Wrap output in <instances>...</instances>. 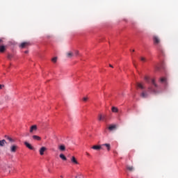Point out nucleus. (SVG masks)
Here are the masks:
<instances>
[{
    "instance_id": "1",
    "label": "nucleus",
    "mask_w": 178,
    "mask_h": 178,
    "mask_svg": "<svg viewBox=\"0 0 178 178\" xmlns=\"http://www.w3.org/2000/svg\"><path fill=\"white\" fill-rule=\"evenodd\" d=\"M153 41H154V45H158L159 44V42H161V40L156 35L153 36Z\"/></svg>"
},
{
    "instance_id": "2",
    "label": "nucleus",
    "mask_w": 178,
    "mask_h": 178,
    "mask_svg": "<svg viewBox=\"0 0 178 178\" xmlns=\"http://www.w3.org/2000/svg\"><path fill=\"white\" fill-rule=\"evenodd\" d=\"M29 42H24L19 44V48H27V47H29Z\"/></svg>"
},
{
    "instance_id": "3",
    "label": "nucleus",
    "mask_w": 178,
    "mask_h": 178,
    "mask_svg": "<svg viewBox=\"0 0 178 178\" xmlns=\"http://www.w3.org/2000/svg\"><path fill=\"white\" fill-rule=\"evenodd\" d=\"M17 148H19V147L17 145H13L10 147V152H16V151H17Z\"/></svg>"
},
{
    "instance_id": "4",
    "label": "nucleus",
    "mask_w": 178,
    "mask_h": 178,
    "mask_svg": "<svg viewBox=\"0 0 178 178\" xmlns=\"http://www.w3.org/2000/svg\"><path fill=\"white\" fill-rule=\"evenodd\" d=\"M141 98H148V92L143 91L140 93Z\"/></svg>"
},
{
    "instance_id": "5",
    "label": "nucleus",
    "mask_w": 178,
    "mask_h": 178,
    "mask_svg": "<svg viewBox=\"0 0 178 178\" xmlns=\"http://www.w3.org/2000/svg\"><path fill=\"white\" fill-rule=\"evenodd\" d=\"M92 149H95L96 151H99V149H102V145H94L92 147Z\"/></svg>"
},
{
    "instance_id": "6",
    "label": "nucleus",
    "mask_w": 178,
    "mask_h": 178,
    "mask_svg": "<svg viewBox=\"0 0 178 178\" xmlns=\"http://www.w3.org/2000/svg\"><path fill=\"white\" fill-rule=\"evenodd\" d=\"M45 151H47V147H42L40 148V149L39 150L40 154V155H44V152H45Z\"/></svg>"
},
{
    "instance_id": "7",
    "label": "nucleus",
    "mask_w": 178,
    "mask_h": 178,
    "mask_svg": "<svg viewBox=\"0 0 178 178\" xmlns=\"http://www.w3.org/2000/svg\"><path fill=\"white\" fill-rule=\"evenodd\" d=\"M30 133H33V131H37V125H33L30 128Z\"/></svg>"
},
{
    "instance_id": "8",
    "label": "nucleus",
    "mask_w": 178,
    "mask_h": 178,
    "mask_svg": "<svg viewBox=\"0 0 178 178\" xmlns=\"http://www.w3.org/2000/svg\"><path fill=\"white\" fill-rule=\"evenodd\" d=\"M148 90H149V92H152V94H156V90H155L154 88L149 87Z\"/></svg>"
},
{
    "instance_id": "9",
    "label": "nucleus",
    "mask_w": 178,
    "mask_h": 178,
    "mask_svg": "<svg viewBox=\"0 0 178 178\" xmlns=\"http://www.w3.org/2000/svg\"><path fill=\"white\" fill-rule=\"evenodd\" d=\"M102 147H106L107 148V151H111V144L105 143L102 145Z\"/></svg>"
},
{
    "instance_id": "10",
    "label": "nucleus",
    "mask_w": 178,
    "mask_h": 178,
    "mask_svg": "<svg viewBox=\"0 0 178 178\" xmlns=\"http://www.w3.org/2000/svg\"><path fill=\"white\" fill-rule=\"evenodd\" d=\"M71 162H72V163H74L75 165H79V161H77V159H76V157L74 156L72 157Z\"/></svg>"
},
{
    "instance_id": "11",
    "label": "nucleus",
    "mask_w": 178,
    "mask_h": 178,
    "mask_svg": "<svg viewBox=\"0 0 178 178\" xmlns=\"http://www.w3.org/2000/svg\"><path fill=\"white\" fill-rule=\"evenodd\" d=\"M24 145H26V147L29 149H34V147H33V146H31L28 142H24Z\"/></svg>"
},
{
    "instance_id": "12",
    "label": "nucleus",
    "mask_w": 178,
    "mask_h": 178,
    "mask_svg": "<svg viewBox=\"0 0 178 178\" xmlns=\"http://www.w3.org/2000/svg\"><path fill=\"white\" fill-rule=\"evenodd\" d=\"M160 83H162L163 84H167L168 81H167L166 78L162 77L160 79Z\"/></svg>"
},
{
    "instance_id": "13",
    "label": "nucleus",
    "mask_w": 178,
    "mask_h": 178,
    "mask_svg": "<svg viewBox=\"0 0 178 178\" xmlns=\"http://www.w3.org/2000/svg\"><path fill=\"white\" fill-rule=\"evenodd\" d=\"M32 138H33V140H35L36 141H41V137L36 136V135H33L32 136Z\"/></svg>"
},
{
    "instance_id": "14",
    "label": "nucleus",
    "mask_w": 178,
    "mask_h": 178,
    "mask_svg": "<svg viewBox=\"0 0 178 178\" xmlns=\"http://www.w3.org/2000/svg\"><path fill=\"white\" fill-rule=\"evenodd\" d=\"M58 149L60 151H65L66 150V147L65 146V145H61L58 146Z\"/></svg>"
},
{
    "instance_id": "15",
    "label": "nucleus",
    "mask_w": 178,
    "mask_h": 178,
    "mask_svg": "<svg viewBox=\"0 0 178 178\" xmlns=\"http://www.w3.org/2000/svg\"><path fill=\"white\" fill-rule=\"evenodd\" d=\"M5 144H6V140L5 139L0 140V147H5Z\"/></svg>"
},
{
    "instance_id": "16",
    "label": "nucleus",
    "mask_w": 178,
    "mask_h": 178,
    "mask_svg": "<svg viewBox=\"0 0 178 178\" xmlns=\"http://www.w3.org/2000/svg\"><path fill=\"white\" fill-rule=\"evenodd\" d=\"M98 120H105V115H103L102 114H99L98 117Z\"/></svg>"
},
{
    "instance_id": "17",
    "label": "nucleus",
    "mask_w": 178,
    "mask_h": 178,
    "mask_svg": "<svg viewBox=\"0 0 178 178\" xmlns=\"http://www.w3.org/2000/svg\"><path fill=\"white\" fill-rule=\"evenodd\" d=\"M112 112H113L114 113H118V112H119V109H118V108L113 106L111 108Z\"/></svg>"
},
{
    "instance_id": "18",
    "label": "nucleus",
    "mask_w": 178,
    "mask_h": 178,
    "mask_svg": "<svg viewBox=\"0 0 178 178\" xmlns=\"http://www.w3.org/2000/svg\"><path fill=\"white\" fill-rule=\"evenodd\" d=\"M115 129H116V125H110L108 127V130H110V131H112V130H115Z\"/></svg>"
},
{
    "instance_id": "19",
    "label": "nucleus",
    "mask_w": 178,
    "mask_h": 178,
    "mask_svg": "<svg viewBox=\"0 0 178 178\" xmlns=\"http://www.w3.org/2000/svg\"><path fill=\"white\" fill-rule=\"evenodd\" d=\"M60 159H63V161H67V159L66 158L65 156L63 155V154H60Z\"/></svg>"
},
{
    "instance_id": "20",
    "label": "nucleus",
    "mask_w": 178,
    "mask_h": 178,
    "mask_svg": "<svg viewBox=\"0 0 178 178\" xmlns=\"http://www.w3.org/2000/svg\"><path fill=\"white\" fill-rule=\"evenodd\" d=\"M136 86H137V87H138V88H141V90H144V86H143V84H141L140 83H137Z\"/></svg>"
},
{
    "instance_id": "21",
    "label": "nucleus",
    "mask_w": 178,
    "mask_h": 178,
    "mask_svg": "<svg viewBox=\"0 0 178 178\" xmlns=\"http://www.w3.org/2000/svg\"><path fill=\"white\" fill-rule=\"evenodd\" d=\"M152 84H153V86H154V87L157 88L158 84H156V83L155 82V79H152Z\"/></svg>"
},
{
    "instance_id": "22",
    "label": "nucleus",
    "mask_w": 178,
    "mask_h": 178,
    "mask_svg": "<svg viewBox=\"0 0 178 178\" xmlns=\"http://www.w3.org/2000/svg\"><path fill=\"white\" fill-rule=\"evenodd\" d=\"M127 169L128 170H129V172H133L134 170V168H133V166H127Z\"/></svg>"
},
{
    "instance_id": "23",
    "label": "nucleus",
    "mask_w": 178,
    "mask_h": 178,
    "mask_svg": "<svg viewBox=\"0 0 178 178\" xmlns=\"http://www.w3.org/2000/svg\"><path fill=\"white\" fill-rule=\"evenodd\" d=\"M72 56H73V52L69 51L68 53H67V57L72 58Z\"/></svg>"
},
{
    "instance_id": "24",
    "label": "nucleus",
    "mask_w": 178,
    "mask_h": 178,
    "mask_svg": "<svg viewBox=\"0 0 178 178\" xmlns=\"http://www.w3.org/2000/svg\"><path fill=\"white\" fill-rule=\"evenodd\" d=\"M58 60V57H54L51 59V62H53V63H56Z\"/></svg>"
},
{
    "instance_id": "25",
    "label": "nucleus",
    "mask_w": 178,
    "mask_h": 178,
    "mask_svg": "<svg viewBox=\"0 0 178 178\" xmlns=\"http://www.w3.org/2000/svg\"><path fill=\"white\" fill-rule=\"evenodd\" d=\"M0 52H5V46L0 47Z\"/></svg>"
},
{
    "instance_id": "26",
    "label": "nucleus",
    "mask_w": 178,
    "mask_h": 178,
    "mask_svg": "<svg viewBox=\"0 0 178 178\" xmlns=\"http://www.w3.org/2000/svg\"><path fill=\"white\" fill-rule=\"evenodd\" d=\"M76 178H84V176L81 174H78L76 177Z\"/></svg>"
},
{
    "instance_id": "27",
    "label": "nucleus",
    "mask_w": 178,
    "mask_h": 178,
    "mask_svg": "<svg viewBox=\"0 0 178 178\" xmlns=\"http://www.w3.org/2000/svg\"><path fill=\"white\" fill-rule=\"evenodd\" d=\"M7 140H8V141H10V143H13V139H12V138L7 136Z\"/></svg>"
},
{
    "instance_id": "28",
    "label": "nucleus",
    "mask_w": 178,
    "mask_h": 178,
    "mask_svg": "<svg viewBox=\"0 0 178 178\" xmlns=\"http://www.w3.org/2000/svg\"><path fill=\"white\" fill-rule=\"evenodd\" d=\"M12 58H13V56L12 54L8 55V59H12Z\"/></svg>"
},
{
    "instance_id": "29",
    "label": "nucleus",
    "mask_w": 178,
    "mask_h": 178,
    "mask_svg": "<svg viewBox=\"0 0 178 178\" xmlns=\"http://www.w3.org/2000/svg\"><path fill=\"white\" fill-rule=\"evenodd\" d=\"M140 60H141L142 62H145L147 60H146L145 58H144V57H140Z\"/></svg>"
},
{
    "instance_id": "30",
    "label": "nucleus",
    "mask_w": 178,
    "mask_h": 178,
    "mask_svg": "<svg viewBox=\"0 0 178 178\" xmlns=\"http://www.w3.org/2000/svg\"><path fill=\"white\" fill-rule=\"evenodd\" d=\"M88 100V97H83V101H84V102H87Z\"/></svg>"
},
{
    "instance_id": "31",
    "label": "nucleus",
    "mask_w": 178,
    "mask_h": 178,
    "mask_svg": "<svg viewBox=\"0 0 178 178\" xmlns=\"http://www.w3.org/2000/svg\"><path fill=\"white\" fill-rule=\"evenodd\" d=\"M75 55H76V56L80 55V53L79 52V51H75Z\"/></svg>"
},
{
    "instance_id": "32",
    "label": "nucleus",
    "mask_w": 178,
    "mask_h": 178,
    "mask_svg": "<svg viewBox=\"0 0 178 178\" xmlns=\"http://www.w3.org/2000/svg\"><path fill=\"white\" fill-rule=\"evenodd\" d=\"M145 80L148 82L149 81V78H148V76H145Z\"/></svg>"
},
{
    "instance_id": "33",
    "label": "nucleus",
    "mask_w": 178,
    "mask_h": 178,
    "mask_svg": "<svg viewBox=\"0 0 178 178\" xmlns=\"http://www.w3.org/2000/svg\"><path fill=\"white\" fill-rule=\"evenodd\" d=\"M4 87H5L4 85L0 84V90H2V88H3Z\"/></svg>"
},
{
    "instance_id": "34",
    "label": "nucleus",
    "mask_w": 178,
    "mask_h": 178,
    "mask_svg": "<svg viewBox=\"0 0 178 178\" xmlns=\"http://www.w3.org/2000/svg\"><path fill=\"white\" fill-rule=\"evenodd\" d=\"M86 155H87L88 156H90V154H89L88 152H86Z\"/></svg>"
},
{
    "instance_id": "35",
    "label": "nucleus",
    "mask_w": 178,
    "mask_h": 178,
    "mask_svg": "<svg viewBox=\"0 0 178 178\" xmlns=\"http://www.w3.org/2000/svg\"><path fill=\"white\" fill-rule=\"evenodd\" d=\"M24 53L25 54H29V51H25Z\"/></svg>"
},
{
    "instance_id": "36",
    "label": "nucleus",
    "mask_w": 178,
    "mask_h": 178,
    "mask_svg": "<svg viewBox=\"0 0 178 178\" xmlns=\"http://www.w3.org/2000/svg\"><path fill=\"white\" fill-rule=\"evenodd\" d=\"M109 66H110V67H113V65H109Z\"/></svg>"
},
{
    "instance_id": "37",
    "label": "nucleus",
    "mask_w": 178,
    "mask_h": 178,
    "mask_svg": "<svg viewBox=\"0 0 178 178\" xmlns=\"http://www.w3.org/2000/svg\"><path fill=\"white\" fill-rule=\"evenodd\" d=\"M0 42H2V40L0 39Z\"/></svg>"
},
{
    "instance_id": "38",
    "label": "nucleus",
    "mask_w": 178,
    "mask_h": 178,
    "mask_svg": "<svg viewBox=\"0 0 178 178\" xmlns=\"http://www.w3.org/2000/svg\"><path fill=\"white\" fill-rule=\"evenodd\" d=\"M132 52H134V49L132 50Z\"/></svg>"
},
{
    "instance_id": "39",
    "label": "nucleus",
    "mask_w": 178,
    "mask_h": 178,
    "mask_svg": "<svg viewBox=\"0 0 178 178\" xmlns=\"http://www.w3.org/2000/svg\"><path fill=\"white\" fill-rule=\"evenodd\" d=\"M60 177L63 178V176L61 175Z\"/></svg>"
}]
</instances>
